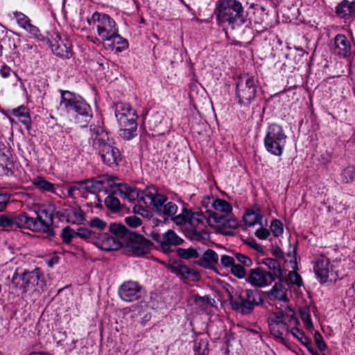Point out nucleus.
Returning <instances> with one entry per match:
<instances>
[{"mask_svg": "<svg viewBox=\"0 0 355 355\" xmlns=\"http://www.w3.org/2000/svg\"><path fill=\"white\" fill-rule=\"evenodd\" d=\"M37 218L31 217L26 213H20L13 217L6 215L0 216V226L9 227L16 225L33 232H47L53 222V216L45 209H40L35 211Z\"/></svg>", "mask_w": 355, "mask_h": 355, "instance_id": "f257e3e1", "label": "nucleus"}, {"mask_svg": "<svg viewBox=\"0 0 355 355\" xmlns=\"http://www.w3.org/2000/svg\"><path fill=\"white\" fill-rule=\"evenodd\" d=\"M214 15L216 22L223 28H239L246 21L244 8L239 0H218Z\"/></svg>", "mask_w": 355, "mask_h": 355, "instance_id": "f03ea898", "label": "nucleus"}, {"mask_svg": "<svg viewBox=\"0 0 355 355\" xmlns=\"http://www.w3.org/2000/svg\"><path fill=\"white\" fill-rule=\"evenodd\" d=\"M90 144L102 162L110 166H116L121 160V154L108 133L101 127L95 126L90 129Z\"/></svg>", "mask_w": 355, "mask_h": 355, "instance_id": "7ed1b4c3", "label": "nucleus"}, {"mask_svg": "<svg viewBox=\"0 0 355 355\" xmlns=\"http://www.w3.org/2000/svg\"><path fill=\"white\" fill-rule=\"evenodd\" d=\"M202 205L209 213L205 216L204 221L206 220L210 226L219 229L225 226L227 223L230 227L236 226L234 220L227 219L232 211V207L228 202L214 196H206L202 200Z\"/></svg>", "mask_w": 355, "mask_h": 355, "instance_id": "20e7f679", "label": "nucleus"}, {"mask_svg": "<svg viewBox=\"0 0 355 355\" xmlns=\"http://www.w3.org/2000/svg\"><path fill=\"white\" fill-rule=\"evenodd\" d=\"M60 108L69 117L73 118L77 123L80 119L87 121L92 117L89 105L80 96L64 90H60Z\"/></svg>", "mask_w": 355, "mask_h": 355, "instance_id": "39448f33", "label": "nucleus"}, {"mask_svg": "<svg viewBox=\"0 0 355 355\" xmlns=\"http://www.w3.org/2000/svg\"><path fill=\"white\" fill-rule=\"evenodd\" d=\"M114 115L120 127L119 135L123 139L130 140L137 135V115L129 103L117 102L113 105Z\"/></svg>", "mask_w": 355, "mask_h": 355, "instance_id": "423d86ee", "label": "nucleus"}, {"mask_svg": "<svg viewBox=\"0 0 355 355\" xmlns=\"http://www.w3.org/2000/svg\"><path fill=\"white\" fill-rule=\"evenodd\" d=\"M110 180L114 183L112 192L114 194L119 195L121 198L128 202L135 203L133 207V211L137 214H139L143 217H148L150 211L144 201L141 200L144 196V191H140L134 187L129 186L127 184L116 182V178H112ZM150 209H151L150 207Z\"/></svg>", "mask_w": 355, "mask_h": 355, "instance_id": "0eeeda50", "label": "nucleus"}, {"mask_svg": "<svg viewBox=\"0 0 355 355\" xmlns=\"http://www.w3.org/2000/svg\"><path fill=\"white\" fill-rule=\"evenodd\" d=\"M141 200L147 207L155 209L159 214H163L164 216H173L178 210V206L173 202L164 204L166 201V196L159 193L153 186L148 187L144 190Z\"/></svg>", "mask_w": 355, "mask_h": 355, "instance_id": "6e6552de", "label": "nucleus"}, {"mask_svg": "<svg viewBox=\"0 0 355 355\" xmlns=\"http://www.w3.org/2000/svg\"><path fill=\"white\" fill-rule=\"evenodd\" d=\"M12 283L21 290L22 293L30 291L40 292L46 286L44 275L39 268L30 272L19 274L15 272L12 276Z\"/></svg>", "mask_w": 355, "mask_h": 355, "instance_id": "1a4fd4ad", "label": "nucleus"}, {"mask_svg": "<svg viewBox=\"0 0 355 355\" xmlns=\"http://www.w3.org/2000/svg\"><path fill=\"white\" fill-rule=\"evenodd\" d=\"M258 89V81L254 76L243 75L239 77L236 85V100L242 107H249L254 101Z\"/></svg>", "mask_w": 355, "mask_h": 355, "instance_id": "9d476101", "label": "nucleus"}, {"mask_svg": "<svg viewBox=\"0 0 355 355\" xmlns=\"http://www.w3.org/2000/svg\"><path fill=\"white\" fill-rule=\"evenodd\" d=\"M286 141L287 136L280 125L271 123L268 126L263 141L269 153L277 157L282 156Z\"/></svg>", "mask_w": 355, "mask_h": 355, "instance_id": "9b49d317", "label": "nucleus"}, {"mask_svg": "<svg viewBox=\"0 0 355 355\" xmlns=\"http://www.w3.org/2000/svg\"><path fill=\"white\" fill-rule=\"evenodd\" d=\"M87 22L96 28L98 36L104 42L112 38L119 29L115 20L104 12H94Z\"/></svg>", "mask_w": 355, "mask_h": 355, "instance_id": "f8f14e48", "label": "nucleus"}, {"mask_svg": "<svg viewBox=\"0 0 355 355\" xmlns=\"http://www.w3.org/2000/svg\"><path fill=\"white\" fill-rule=\"evenodd\" d=\"M102 180H85L67 187V195L71 198H87L89 194H96L103 189Z\"/></svg>", "mask_w": 355, "mask_h": 355, "instance_id": "ddd939ff", "label": "nucleus"}, {"mask_svg": "<svg viewBox=\"0 0 355 355\" xmlns=\"http://www.w3.org/2000/svg\"><path fill=\"white\" fill-rule=\"evenodd\" d=\"M275 278L273 275L261 267L250 269L245 281L255 288H265L270 286Z\"/></svg>", "mask_w": 355, "mask_h": 355, "instance_id": "4468645a", "label": "nucleus"}, {"mask_svg": "<svg viewBox=\"0 0 355 355\" xmlns=\"http://www.w3.org/2000/svg\"><path fill=\"white\" fill-rule=\"evenodd\" d=\"M142 286L135 281H127L119 288L120 298L125 302H132L138 300L141 295Z\"/></svg>", "mask_w": 355, "mask_h": 355, "instance_id": "2eb2a0df", "label": "nucleus"}, {"mask_svg": "<svg viewBox=\"0 0 355 355\" xmlns=\"http://www.w3.org/2000/svg\"><path fill=\"white\" fill-rule=\"evenodd\" d=\"M150 243L141 235H130L127 239L125 246L128 251L136 256H141L148 252Z\"/></svg>", "mask_w": 355, "mask_h": 355, "instance_id": "dca6fc26", "label": "nucleus"}, {"mask_svg": "<svg viewBox=\"0 0 355 355\" xmlns=\"http://www.w3.org/2000/svg\"><path fill=\"white\" fill-rule=\"evenodd\" d=\"M51 48L52 52L62 58H69L71 57L72 45L67 38L62 39L58 33L52 35L51 41Z\"/></svg>", "mask_w": 355, "mask_h": 355, "instance_id": "f3484780", "label": "nucleus"}, {"mask_svg": "<svg viewBox=\"0 0 355 355\" xmlns=\"http://www.w3.org/2000/svg\"><path fill=\"white\" fill-rule=\"evenodd\" d=\"M313 271L317 279L321 283H325L328 281L330 272H333V266L331 264L330 259L320 255L313 262Z\"/></svg>", "mask_w": 355, "mask_h": 355, "instance_id": "a211bd4d", "label": "nucleus"}, {"mask_svg": "<svg viewBox=\"0 0 355 355\" xmlns=\"http://www.w3.org/2000/svg\"><path fill=\"white\" fill-rule=\"evenodd\" d=\"M94 245L103 251H113L121 247V241L119 238L109 234L98 232Z\"/></svg>", "mask_w": 355, "mask_h": 355, "instance_id": "6ab92c4d", "label": "nucleus"}, {"mask_svg": "<svg viewBox=\"0 0 355 355\" xmlns=\"http://www.w3.org/2000/svg\"><path fill=\"white\" fill-rule=\"evenodd\" d=\"M157 236V238L155 237V239L158 242L160 250L166 254L171 252V246L179 245L183 241V240L171 230H168L162 236L158 234Z\"/></svg>", "mask_w": 355, "mask_h": 355, "instance_id": "aec40b11", "label": "nucleus"}, {"mask_svg": "<svg viewBox=\"0 0 355 355\" xmlns=\"http://www.w3.org/2000/svg\"><path fill=\"white\" fill-rule=\"evenodd\" d=\"M204 218L205 216L201 211L191 212L184 209L181 214L173 217L172 220L178 225H197L198 223H203Z\"/></svg>", "mask_w": 355, "mask_h": 355, "instance_id": "412c9836", "label": "nucleus"}, {"mask_svg": "<svg viewBox=\"0 0 355 355\" xmlns=\"http://www.w3.org/2000/svg\"><path fill=\"white\" fill-rule=\"evenodd\" d=\"M334 51L341 58H347L351 55V43L345 35L338 34L336 36L334 42Z\"/></svg>", "mask_w": 355, "mask_h": 355, "instance_id": "4be33fe9", "label": "nucleus"}, {"mask_svg": "<svg viewBox=\"0 0 355 355\" xmlns=\"http://www.w3.org/2000/svg\"><path fill=\"white\" fill-rule=\"evenodd\" d=\"M171 271L183 279H188L193 282L198 279L199 275L198 272L185 265H174L171 267Z\"/></svg>", "mask_w": 355, "mask_h": 355, "instance_id": "5701e85b", "label": "nucleus"}, {"mask_svg": "<svg viewBox=\"0 0 355 355\" xmlns=\"http://www.w3.org/2000/svg\"><path fill=\"white\" fill-rule=\"evenodd\" d=\"M336 15L340 18H351L355 17V0L349 1L343 0L335 8Z\"/></svg>", "mask_w": 355, "mask_h": 355, "instance_id": "b1692460", "label": "nucleus"}, {"mask_svg": "<svg viewBox=\"0 0 355 355\" xmlns=\"http://www.w3.org/2000/svg\"><path fill=\"white\" fill-rule=\"evenodd\" d=\"M288 289L280 282H276L273 286L267 292V295L270 300H277L282 302H287Z\"/></svg>", "mask_w": 355, "mask_h": 355, "instance_id": "393cba45", "label": "nucleus"}, {"mask_svg": "<svg viewBox=\"0 0 355 355\" xmlns=\"http://www.w3.org/2000/svg\"><path fill=\"white\" fill-rule=\"evenodd\" d=\"M262 218L263 216L260 208L255 205L246 210L243 218L247 225L254 226L257 224H260Z\"/></svg>", "mask_w": 355, "mask_h": 355, "instance_id": "a878e982", "label": "nucleus"}, {"mask_svg": "<svg viewBox=\"0 0 355 355\" xmlns=\"http://www.w3.org/2000/svg\"><path fill=\"white\" fill-rule=\"evenodd\" d=\"M218 254L212 250H207L203 253L199 261V264L205 268L212 269L218 263Z\"/></svg>", "mask_w": 355, "mask_h": 355, "instance_id": "bb28decb", "label": "nucleus"}, {"mask_svg": "<svg viewBox=\"0 0 355 355\" xmlns=\"http://www.w3.org/2000/svg\"><path fill=\"white\" fill-rule=\"evenodd\" d=\"M64 217L68 223L81 224L85 220L84 212L79 208L71 207L65 210Z\"/></svg>", "mask_w": 355, "mask_h": 355, "instance_id": "cd10ccee", "label": "nucleus"}, {"mask_svg": "<svg viewBox=\"0 0 355 355\" xmlns=\"http://www.w3.org/2000/svg\"><path fill=\"white\" fill-rule=\"evenodd\" d=\"M245 309L249 313L261 301V297L258 291L252 289H246L244 291Z\"/></svg>", "mask_w": 355, "mask_h": 355, "instance_id": "c85d7f7f", "label": "nucleus"}, {"mask_svg": "<svg viewBox=\"0 0 355 355\" xmlns=\"http://www.w3.org/2000/svg\"><path fill=\"white\" fill-rule=\"evenodd\" d=\"M209 341L205 336H197L193 341L194 355H208L209 354Z\"/></svg>", "mask_w": 355, "mask_h": 355, "instance_id": "c756f323", "label": "nucleus"}, {"mask_svg": "<svg viewBox=\"0 0 355 355\" xmlns=\"http://www.w3.org/2000/svg\"><path fill=\"white\" fill-rule=\"evenodd\" d=\"M76 237L94 245L98 232L92 231L87 227H80L76 230Z\"/></svg>", "mask_w": 355, "mask_h": 355, "instance_id": "7c9ffc66", "label": "nucleus"}, {"mask_svg": "<svg viewBox=\"0 0 355 355\" xmlns=\"http://www.w3.org/2000/svg\"><path fill=\"white\" fill-rule=\"evenodd\" d=\"M230 303L234 309L240 311L243 313H248L245 309V295L235 293L230 297Z\"/></svg>", "mask_w": 355, "mask_h": 355, "instance_id": "2f4dec72", "label": "nucleus"}, {"mask_svg": "<svg viewBox=\"0 0 355 355\" xmlns=\"http://www.w3.org/2000/svg\"><path fill=\"white\" fill-rule=\"evenodd\" d=\"M269 328L271 334L277 339L282 340L284 334L288 331V326L287 324H269Z\"/></svg>", "mask_w": 355, "mask_h": 355, "instance_id": "473e14b6", "label": "nucleus"}, {"mask_svg": "<svg viewBox=\"0 0 355 355\" xmlns=\"http://www.w3.org/2000/svg\"><path fill=\"white\" fill-rule=\"evenodd\" d=\"M107 42H110L112 48H114L116 44L119 45V46H117L116 49L117 51H122L128 46L127 40L119 34V29L116 31L115 35H113L112 38H110Z\"/></svg>", "mask_w": 355, "mask_h": 355, "instance_id": "72a5a7b5", "label": "nucleus"}, {"mask_svg": "<svg viewBox=\"0 0 355 355\" xmlns=\"http://www.w3.org/2000/svg\"><path fill=\"white\" fill-rule=\"evenodd\" d=\"M263 263L272 271L271 273L273 275V277H281L283 275L280 264L276 259L266 258L263 260Z\"/></svg>", "mask_w": 355, "mask_h": 355, "instance_id": "f704fd0d", "label": "nucleus"}, {"mask_svg": "<svg viewBox=\"0 0 355 355\" xmlns=\"http://www.w3.org/2000/svg\"><path fill=\"white\" fill-rule=\"evenodd\" d=\"M300 318L304 324V327L309 331L312 332L314 327L311 317L309 309L307 307L302 308L300 310Z\"/></svg>", "mask_w": 355, "mask_h": 355, "instance_id": "c9c22d12", "label": "nucleus"}, {"mask_svg": "<svg viewBox=\"0 0 355 355\" xmlns=\"http://www.w3.org/2000/svg\"><path fill=\"white\" fill-rule=\"evenodd\" d=\"M33 184L38 189L44 191H53L54 189L53 184L41 176L35 178L33 180Z\"/></svg>", "mask_w": 355, "mask_h": 355, "instance_id": "e433bc0d", "label": "nucleus"}, {"mask_svg": "<svg viewBox=\"0 0 355 355\" xmlns=\"http://www.w3.org/2000/svg\"><path fill=\"white\" fill-rule=\"evenodd\" d=\"M13 17L17 25L22 29H24L31 22L30 18L21 12H14Z\"/></svg>", "mask_w": 355, "mask_h": 355, "instance_id": "4c0bfd02", "label": "nucleus"}, {"mask_svg": "<svg viewBox=\"0 0 355 355\" xmlns=\"http://www.w3.org/2000/svg\"><path fill=\"white\" fill-rule=\"evenodd\" d=\"M109 230L111 233L114 234L116 238H121L123 237L126 234V228L124 225L116 223H112L109 226Z\"/></svg>", "mask_w": 355, "mask_h": 355, "instance_id": "58836bf2", "label": "nucleus"}, {"mask_svg": "<svg viewBox=\"0 0 355 355\" xmlns=\"http://www.w3.org/2000/svg\"><path fill=\"white\" fill-rule=\"evenodd\" d=\"M60 236L64 243L69 244L73 239L76 237V231L69 227H65L62 229Z\"/></svg>", "mask_w": 355, "mask_h": 355, "instance_id": "ea45409f", "label": "nucleus"}, {"mask_svg": "<svg viewBox=\"0 0 355 355\" xmlns=\"http://www.w3.org/2000/svg\"><path fill=\"white\" fill-rule=\"evenodd\" d=\"M105 206L112 211H117L120 209L119 199L112 195L107 196L104 200Z\"/></svg>", "mask_w": 355, "mask_h": 355, "instance_id": "a19ab883", "label": "nucleus"}, {"mask_svg": "<svg viewBox=\"0 0 355 355\" xmlns=\"http://www.w3.org/2000/svg\"><path fill=\"white\" fill-rule=\"evenodd\" d=\"M24 30L29 34L31 38L35 39L38 41L43 40V36L40 29L36 26L32 24L31 22Z\"/></svg>", "mask_w": 355, "mask_h": 355, "instance_id": "79ce46f5", "label": "nucleus"}, {"mask_svg": "<svg viewBox=\"0 0 355 355\" xmlns=\"http://www.w3.org/2000/svg\"><path fill=\"white\" fill-rule=\"evenodd\" d=\"M91 228L96 229L98 231H103L107 227V223L98 217L92 218L87 223Z\"/></svg>", "mask_w": 355, "mask_h": 355, "instance_id": "37998d69", "label": "nucleus"}, {"mask_svg": "<svg viewBox=\"0 0 355 355\" xmlns=\"http://www.w3.org/2000/svg\"><path fill=\"white\" fill-rule=\"evenodd\" d=\"M177 252L178 254L182 259H191L198 257V253L197 250L193 248H179L178 249Z\"/></svg>", "mask_w": 355, "mask_h": 355, "instance_id": "c03bdc74", "label": "nucleus"}, {"mask_svg": "<svg viewBox=\"0 0 355 355\" xmlns=\"http://www.w3.org/2000/svg\"><path fill=\"white\" fill-rule=\"evenodd\" d=\"M355 177V168L353 166H348L341 173L342 180L348 183L354 180Z\"/></svg>", "mask_w": 355, "mask_h": 355, "instance_id": "a18cd8bd", "label": "nucleus"}, {"mask_svg": "<svg viewBox=\"0 0 355 355\" xmlns=\"http://www.w3.org/2000/svg\"><path fill=\"white\" fill-rule=\"evenodd\" d=\"M231 273L239 279L246 278L247 272L244 266L234 263L230 268Z\"/></svg>", "mask_w": 355, "mask_h": 355, "instance_id": "49530a36", "label": "nucleus"}, {"mask_svg": "<svg viewBox=\"0 0 355 355\" xmlns=\"http://www.w3.org/2000/svg\"><path fill=\"white\" fill-rule=\"evenodd\" d=\"M270 228L273 235L276 237L279 236L283 234V224L279 220L276 219L272 220Z\"/></svg>", "mask_w": 355, "mask_h": 355, "instance_id": "de8ad7c7", "label": "nucleus"}, {"mask_svg": "<svg viewBox=\"0 0 355 355\" xmlns=\"http://www.w3.org/2000/svg\"><path fill=\"white\" fill-rule=\"evenodd\" d=\"M298 340L301 343L302 345H303L307 349V350L311 354V355H320L318 353V352L315 349H314L311 340L305 335L302 338H300V340ZM321 355H325V354L323 353Z\"/></svg>", "mask_w": 355, "mask_h": 355, "instance_id": "09e8293b", "label": "nucleus"}, {"mask_svg": "<svg viewBox=\"0 0 355 355\" xmlns=\"http://www.w3.org/2000/svg\"><path fill=\"white\" fill-rule=\"evenodd\" d=\"M314 340L320 352L323 353L327 349V345L322 336L318 331L314 334Z\"/></svg>", "mask_w": 355, "mask_h": 355, "instance_id": "8fccbe9b", "label": "nucleus"}, {"mask_svg": "<svg viewBox=\"0 0 355 355\" xmlns=\"http://www.w3.org/2000/svg\"><path fill=\"white\" fill-rule=\"evenodd\" d=\"M220 262L225 268H231L235 263V258L227 254L220 256Z\"/></svg>", "mask_w": 355, "mask_h": 355, "instance_id": "3c124183", "label": "nucleus"}, {"mask_svg": "<svg viewBox=\"0 0 355 355\" xmlns=\"http://www.w3.org/2000/svg\"><path fill=\"white\" fill-rule=\"evenodd\" d=\"M234 258L235 260L241 263L243 266L250 267L252 265V259L243 254L236 253L234 254Z\"/></svg>", "mask_w": 355, "mask_h": 355, "instance_id": "603ef678", "label": "nucleus"}, {"mask_svg": "<svg viewBox=\"0 0 355 355\" xmlns=\"http://www.w3.org/2000/svg\"><path fill=\"white\" fill-rule=\"evenodd\" d=\"M125 223L130 227L136 228L141 225V220L136 216H130L125 218Z\"/></svg>", "mask_w": 355, "mask_h": 355, "instance_id": "864d4df0", "label": "nucleus"}, {"mask_svg": "<svg viewBox=\"0 0 355 355\" xmlns=\"http://www.w3.org/2000/svg\"><path fill=\"white\" fill-rule=\"evenodd\" d=\"M288 279L291 284H295L297 286H301L302 284V278L296 272H289Z\"/></svg>", "mask_w": 355, "mask_h": 355, "instance_id": "5fc2aeb1", "label": "nucleus"}, {"mask_svg": "<svg viewBox=\"0 0 355 355\" xmlns=\"http://www.w3.org/2000/svg\"><path fill=\"white\" fill-rule=\"evenodd\" d=\"M162 116L159 113L153 114L148 120L150 128H155L162 122Z\"/></svg>", "mask_w": 355, "mask_h": 355, "instance_id": "6e6d98bb", "label": "nucleus"}, {"mask_svg": "<svg viewBox=\"0 0 355 355\" xmlns=\"http://www.w3.org/2000/svg\"><path fill=\"white\" fill-rule=\"evenodd\" d=\"M269 324H286L284 321V316L282 313H278L272 315L269 321Z\"/></svg>", "mask_w": 355, "mask_h": 355, "instance_id": "4d7b16f0", "label": "nucleus"}, {"mask_svg": "<svg viewBox=\"0 0 355 355\" xmlns=\"http://www.w3.org/2000/svg\"><path fill=\"white\" fill-rule=\"evenodd\" d=\"M10 200V195L6 193H0V211H3Z\"/></svg>", "mask_w": 355, "mask_h": 355, "instance_id": "13d9d810", "label": "nucleus"}, {"mask_svg": "<svg viewBox=\"0 0 355 355\" xmlns=\"http://www.w3.org/2000/svg\"><path fill=\"white\" fill-rule=\"evenodd\" d=\"M255 235L260 239H266L270 235V232L266 228L261 227L256 230Z\"/></svg>", "mask_w": 355, "mask_h": 355, "instance_id": "bf43d9fd", "label": "nucleus"}, {"mask_svg": "<svg viewBox=\"0 0 355 355\" xmlns=\"http://www.w3.org/2000/svg\"><path fill=\"white\" fill-rule=\"evenodd\" d=\"M28 110V109L26 107L21 105L17 108H15L12 110V114L19 119L22 115H24Z\"/></svg>", "mask_w": 355, "mask_h": 355, "instance_id": "052dcab7", "label": "nucleus"}, {"mask_svg": "<svg viewBox=\"0 0 355 355\" xmlns=\"http://www.w3.org/2000/svg\"><path fill=\"white\" fill-rule=\"evenodd\" d=\"M19 120L28 128H31V118L29 116L28 110L21 117Z\"/></svg>", "mask_w": 355, "mask_h": 355, "instance_id": "680f3d73", "label": "nucleus"}, {"mask_svg": "<svg viewBox=\"0 0 355 355\" xmlns=\"http://www.w3.org/2000/svg\"><path fill=\"white\" fill-rule=\"evenodd\" d=\"M11 69L10 67H8L6 64H3L1 66L0 69V74L2 78H7L10 76L11 73Z\"/></svg>", "mask_w": 355, "mask_h": 355, "instance_id": "e2e57ef3", "label": "nucleus"}, {"mask_svg": "<svg viewBox=\"0 0 355 355\" xmlns=\"http://www.w3.org/2000/svg\"><path fill=\"white\" fill-rule=\"evenodd\" d=\"M290 332L293 335V336L297 338V340H300V338H302L305 335L304 332L297 327L291 328Z\"/></svg>", "mask_w": 355, "mask_h": 355, "instance_id": "0e129e2a", "label": "nucleus"}, {"mask_svg": "<svg viewBox=\"0 0 355 355\" xmlns=\"http://www.w3.org/2000/svg\"><path fill=\"white\" fill-rule=\"evenodd\" d=\"M8 157L4 153H0V167L3 168L8 167Z\"/></svg>", "mask_w": 355, "mask_h": 355, "instance_id": "69168bd1", "label": "nucleus"}, {"mask_svg": "<svg viewBox=\"0 0 355 355\" xmlns=\"http://www.w3.org/2000/svg\"><path fill=\"white\" fill-rule=\"evenodd\" d=\"M23 51L28 52L33 48V45L26 42L22 46Z\"/></svg>", "mask_w": 355, "mask_h": 355, "instance_id": "338daca9", "label": "nucleus"}, {"mask_svg": "<svg viewBox=\"0 0 355 355\" xmlns=\"http://www.w3.org/2000/svg\"><path fill=\"white\" fill-rule=\"evenodd\" d=\"M30 355H50V354H49L47 353L35 352V353H32Z\"/></svg>", "mask_w": 355, "mask_h": 355, "instance_id": "774afa93", "label": "nucleus"}]
</instances>
